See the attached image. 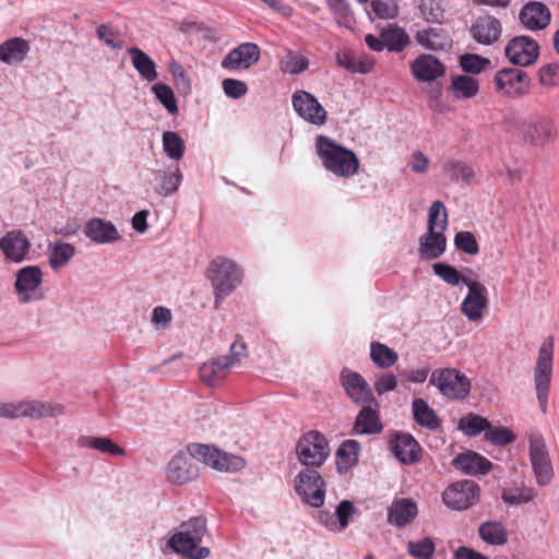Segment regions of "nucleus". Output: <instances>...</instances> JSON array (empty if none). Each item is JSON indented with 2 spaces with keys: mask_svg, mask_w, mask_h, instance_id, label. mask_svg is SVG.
<instances>
[{
  "mask_svg": "<svg viewBox=\"0 0 559 559\" xmlns=\"http://www.w3.org/2000/svg\"><path fill=\"white\" fill-rule=\"evenodd\" d=\"M316 147L328 170L341 177H350L357 173L359 163L350 150L344 148L325 135L317 136Z\"/></svg>",
  "mask_w": 559,
  "mask_h": 559,
  "instance_id": "f257e3e1",
  "label": "nucleus"
},
{
  "mask_svg": "<svg viewBox=\"0 0 559 559\" xmlns=\"http://www.w3.org/2000/svg\"><path fill=\"white\" fill-rule=\"evenodd\" d=\"M242 275V269L230 259L218 257L210 263L207 276L214 289L215 308L240 285Z\"/></svg>",
  "mask_w": 559,
  "mask_h": 559,
  "instance_id": "f03ea898",
  "label": "nucleus"
},
{
  "mask_svg": "<svg viewBox=\"0 0 559 559\" xmlns=\"http://www.w3.org/2000/svg\"><path fill=\"white\" fill-rule=\"evenodd\" d=\"M63 411L64 407L61 404L36 400L0 402V418L5 419L56 417L63 414Z\"/></svg>",
  "mask_w": 559,
  "mask_h": 559,
  "instance_id": "7ed1b4c3",
  "label": "nucleus"
},
{
  "mask_svg": "<svg viewBox=\"0 0 559 559\" xmlns=\"http://www.w3.org/2000/svg\"><path fill=\"white\" fill-rule=\"evenodd\" d=\"M246 356V344L236 340L226 356L213 358L201 365L199 369L201 380L209 386H215L225 380L230 369Z\"/></svg>",
  "mask_w": 559,
  "mask_h": 559,
  "instance_id": "20e7f679",
  "label": "nucleus"
},
{
  "mask_svg": "<svg viewBox=\"0 0 559 559\" xmlns=\"http://www.w3.org/2000/svg\"><path fill=\"white\" fill-rule=\"evenodd\" d=\"M297 460L305 468L318 469L330 455V447L326 438L319 431L304 433L296 444Z\"/></svg>",
  "mask_w": 559,
  "mask_h": 559,
  "instance_id": "39448f33",
  "label": "nucleus"
},
{
  "mask_svg": "<svg viewBox=\"0 0 559 559\" xmlns=\"http://www.w3.org/2000/svg\"><path fill=\"white\" fill-rule=\"evenodd\" d=\"M294 483L295 491L302 502L312 508H320L324 504L325 481L318 469H301Z\"/></svg>",
  "mask_w": 559,
  "mask_h": 559,
  "instance_id": "423d86ee",
  "label": "nucleus"
},
{
  "mask_svg": "<svg viewBox=\"0 0 559 559\" xmlns=\"http://www.w3.org/2000/svg\"><path fill=\"white\" fill-rule=\"evenodd\" d=\"M430 383L436 385L442 395L451 400L465 399L472 386L469 379L455 368L433 371Z\"/></svg>",
  "mask_w": 559,
  "mask_h": 559,
  "instance_id": "0eeeda50",
  "label": "nucleus"
},
{
  "mask_svg": "<svg viewBox=\"0 0 559 559\" xmlns=\"http://www.w3.org/2000/svg\"><path fill=\"white\" fill-rule=\"evenodd\" d=\"M197 461L219 472L235 473L246 465L240 456L228 454L207 444H191L189 447Z\"/></svg>",
  "mask_w": 559,
  "mask_h": 559,
  "instance_id": "6e6552de",
  "label": "nucleus"
},
{
  "mask_svg": "<svg viewBox=\"0 0 559 559\" xmlns=\"http://www.w3.org/2000/svg\"><path fill=\"white\" fill-rule=\"evenodd\" d=\"M554 342L549 338L543 343L538 352V358L535 367V386L537 400L543 413L546 412L549 392V382L552 370Z\"/></svg>",
  "mask_w": 559,
  "mask_h": 559,
  "instance_id": "1a4fd4ad",
  "label": "nucleus"
},
{
  "mask_svg": "<svg viewBox=\"0 0 559 559\" xmlns=\"http://www.w3.org/2000/svg\"><path fill=\"white\" fill-rule=\"evenodd\" d=\"M504 56L513 66L530 67L533 66L539 57V45L534 38L527 35H519L507 43Z\"/></svg>",
  "mask_w": 559,
  "mask_h": 559,
  "instance_id": "9d476101",
  "label": "nucleus"
},
{
  "mask_svg": "<svg viewBox=\"0 0 559 559\" xmlns=\"http://www.w3.org/2000/svg\"><path fill=\"white\" fill-rule=\"evenodd\" d=\"M480 489L473 480H461L449 486L442 493L444 504L455 511L467 510L479 499Z\"/></svg>",
  "mask_w": 559,
  "mask_h": 559,
  "instance_id": "9b49d317",
  "label": "nucleus"
},
{
  "mask_svg": "<svg viewBox=\"0 0 559 559\" xmlns=\"http://www.w3.org/2000/svg\"><path fill=\"white\" fill-rule=\"evenodd\" d=\"M292 105L296 114L305 121L321 127L328 120V112L311 93L298 90L292 96Z\"/></svg>",
  "mask_w": 559,
  "mask_h": 559,
  "instance_id": "f8f14e48",
  "label": "nucleus"
},
{
  "mask_svg": "<svg viewBox=\"0 0 559 559\" xmlns=\"http://www.w3.org/2000/svg\"><path fill=\"white\" fill-rule=\"evenodd\" d=\"M41 283L43 272L39 266L29 265L19 270L14 284L19 300L23 304L40 300L44 297L40 292Z\"/></svg>",
  "mask_w": 559,
  "mask_h": 559,
  "instance_id": "ddd939ff",
  "label": "nucleus"
},
{
  "mask_svg": "<svg viewBox=\"0 0 559 559\" xmlns=\"http://www.w3.org/2000/svg\"><path fill=\"white\" fill-rule=\"evenodd\" d=\"M167 479L171 484L182 485L194 480L199 475V467L192 451H179L169 461L166 468Z\"/></svg>",
  "mask_w": 559,
  "mask_h": 559,
  "instance_id": "4468645a",
  "label": "nucleus"
},
{
  "mask_svg": "<svg viewBox=\"0 0 559 559\" xmlns=\"http://www.w3.org/2000/svg\"><path fill=\"white\" fill-rule=\"evenodd\" d=\"M493 83L497 92L513 98L525 95L530 87V79L526 72L516 68L499 70L495 75Z\"/></svg>",
  "mask_w": 559,
  "mask_h": 559,
  "instance_id": "2eb2a0df",
  "label": "nucleus"
},
{
  "mask_svg": "<svg viewBox=\"0 0 559 559\" xmlns=\"http://www.w3.org/2000/svg\"><path fill=\"white\" fill-rule=\"evenodd\" d=\"M463 283L467 286L468 292L461 304V312L469 321H478L488 306L487 289L481 283L471 277H464Z\"/></svg>",
  "mask_w": 559,
  "mask_h": 559,
  "instance_id": "dca6fc26",
  "label": "nucleus"
},
{
  "mask_svg": "<svg viewBox=\"0 0 559 559\" xmlns=\"http://www.w3.org/2000/svg\"><path fill=\"white\" fill-rule=\"evenodd\" d=\"M530 460L539 486L548 485L554 476L552 466L545 442L540 436L530 437Z\"/></svg>",
  "mask_w": 559,
  "mask_h": 559,
  "instance_id": "f3484780",
  "label": "nucleus"
},
{
  "mask_svg": "<svg viewBox=\"0 0 559 559\" xmlns=\"http://www.w3.org/2000/svg\"><path fill=\"white\" fill-rule=\"evenodd\" d=\"M519 134L525 142L543 145L554 139L552 121L546 117L527 118L520 122Z\"/></svg>",
  "mask_w": 559,
  "mask_h": 559,
  "instance_id": "a211bd4d",
  "label": "nucleus"
},
{
  "mask_svg": "<svg viewBox=\"0 0 559 559\" xmlns=\"http://www.w3.org/2000/svg\"><path fill=\"white\" fill-rule=\"evenodd\" d=\"M469 34L476 43L491 46L499 41L502 35V23L493 15H481L471 25Z\"/></svg>",
  "mask_w": 559,
  "mask_h": 559,
  "instance_id": "6ab92c4d",
  "label": "nucleus"
},
{
  "mask_svg": "<svg viewBox=\"0 0 559 559\" xmlns=\"http://www.w3.org/2000/svg\"><path fill=\"white\" fill-rule=\"evenodd\" d=\"M519 21L528 31L545 29L551 21V14L547 5L539 1L525 3L519 12Z\"/></svg>",
  "mask_w": 559,
  "mask_h": 559,
  "instance_id": "aec40b11",
  "label": "nucleus"
},
{
  "mask_svg": "<svg viewBox=\"0 0 559 559\" xmlns=\"http://www.w3.org/2000/svg\"><path fill=\"white\" fill-rule=\"evenodd\" d=\"M341 378L342 384L353 402L359 405L374 403V406H378L370 386L359 373L350 370H343Z\"/></svg>",
  "mask_w": 559,
  "mask_h": 559,
  "instance_id": "412c9836",
  "label": "nucleus"
},
{
  "mask_svg": "<svg viewBox=\"0 0 559 559\" xmlns=\"http://www.w3.org/2000/svg\"><path fill=\"white\" fill-rule=\"evenodd\" d=\"M260 59V48L257 44L245 43L230 50L222 61L227 70L248 69Z\"/></svg>",
  "mask_w": 559,
  "mask_h": 559,
  "instance_id": "4be33fe9",
  "label": "nucleus"
},
{
  "mask_svg": "<svg viewBox=\"0 0 559 559\" xmlns=\"http://www.w3.org/2000/svg\"><path fill=\"white\" fill-rule=\"evenodd\" d=\"M83 234L91 241L98 245L114 243L120 238L115 224L99 217L88 219L84 225Z\"/></svg>",
  "mask_w": 559,
  "mask_h": 559,
  "instance_id": "5701e85b",
  "label": "nucleus"
},
{
  "mask_svg": "<svg viewBox=\"0 0 559 559\" xmlns=\"http://www.w3.org/2000/svg\"><path fill=\"white\" fill-rule=\"evenodd\" d=\"M414 78L419 82H431L445 73V67L441 61L428 53L418 56L411 64Z\"/></svg>",
  "mask_w": 559,
  "mask_h": 559,
  "instance_id": "b1692460",
  "label": "nucleus"
},
{
  "mask_svg": "<svg viewBox=\"0 0 559 559\" xmlns=\"http://www.w3.org/2000/svg\"><path fill=\"white\" fill-rule=\"evenodd\" d=\"M391 449L395 457L405 465H412L420 460L421 448L409 433H397L391 440Z\"/></svg>",
  "mask_w": 559,
  "mask_h": 559,
  "instance_id": "393cba45",
  "label": "nucleus"
},
{
  "mask_svg": "<svg viewBox=\"0 0 559 559\" xmlns=\"http://www.w3.org/2000/svg\"><path fill=\"white\" fill-rule=\"evenodd\" d=\"M418 514L417 503L411 498L395 499L388 508V523L395 527L411 524Z\"/></svg>",
  "mask_w": 559,
  "mask_h": 559,
  "instance_id": "a878e982",
  "label": "nucleus"
},
{
  "mask_svg": "<svg viewBox=\"0 0 559 559\" xmlns=\"http://www.w3.org/2000/svg\"><path fill=\"white\" fill-rule=\"evenodd\" d=\"M31 242L21 230H12L7 233L0 239V249L7 259L20 263L29 251Z\"/></svg>",
  "mask_w": 559,
  "mask_h": 559,
  "instance_id": "bb28decb",
  "label": "nucleus"
},
{
  "mask_svg": "<svg viewBox=\"0 0 559 559\" xmlns=\"http://www.w3.org/2000/svg\"><path fill=\"white\" fill-rule=\"evenodd\" d=\"M377 407L374 403H367L362 406L354 423V435H376L382 431L383 426Z\"/></svg>",
  "mask_w": 559,
  "mask_h": 559,
  "instance_id": "cd10ccee",
  "label": "nucleus"
},
{
  "mask_svg": "<svg viewBox=\"0 0 559 559\" xmlns=\"http://www.w3.org/2000/svg\"><path fill=\"white\" fill-rule=\"evenodd\" d=\"M447 248L444 230H428L419 237L418 253L423 260H435L440 258Z\"/></svg>",
  "mask_w": 559,
  "mask_h": 559,
  "instance_id": "c85d7f7f",
  "label": "nucleus"
},
{
  "mask_svg": "<svg viewBox=\"0 0 559 559\" xmlns=\"http://www.w3.org/2000/svg\"><path fill=\"white\" fill-rule=\"evenodd\" d=\"M452 465L468 475H486L492 467L490 461L475 452L459 454L453 459Z\"/></svg>",
  "mask_w": 559,
  "mask_h": 559,
  "instance_id": "c756f323",
  "label": "nucleus"
},
{
  "mask_svg": "<svg viewBox=\"0 0 559 559\" xmlns=\"http://www.w3.org/2000/svg\"><path fill=\"white\" fill-rule=\"evenodd\" d=\"M167 546L178 555L189 559H205L210 556L207 547H198L195 543L186 536V533H175L167 542Z\"/></svg>",
  "mask_w": 559,
  "mask_h": 559,
  "instance_id": "7c9ffc66",
  "label": "nucleus"
},
{
  "mask_svg": "<svg viewBox=\"0 0 559 559\" xmlns=\"http://www.w3.org/2000/svg\"><path fill=\"white\" fill-rule=\"evenodd\" d=\"M76 249L72 243L61 240L49 242L47 246V257L49 266L58 271L71 261L75 255Z\"/></svg>",
  "mask_w": 559,
  "mask_h": 559,
  "instance_id": "2f4dec72",
  "label": "nucleus"
},
{
  "mask_svg": "<svg viewBox=\"0 0 559 559\" xmlns=\"http://www.w3.org/2000/svg\"><path fill=\"white\" fill-rule=\"evenodd\" d=\"M156 176L159 183L155 188V192L164 198L176 193L182 181V173L177 165H171L165 170L157 171Z\"/></svg>",
  "mask_w": 559,
  "mask_h": 559,
  "instance_id": "473e14b6",
  "label": "nucleus"
},
{
  "mask_svg": "<svg viewBox=\"0 0 559 559\" xmlns=\"http://www.w3.org/2000/svg\"><path fill=\"white\" fill-rule=\"evenodd\" d=\"M415 39L420 46L429 50H443L451 46L448 34L436 27L417 31Z\"/></svg>",
  "mask_w": 559,
  "mask_h": 559,
  "instance_id": "72a5a7b5",
  "label": "nucleus"
},
{
  "mask_svg": "<svg viewBox=\"0 0 559 559\" xmlns=\"http://www.w3.org/2000/svg\"><path fill=\"white\" fill-rule=\"evenodd\" d=\"M76 444L79 448L93 449L112 456L124 455V449L107 437L80 436L76 440Z\"/></svg>",
  "mask_w": 559,
  "mask_h": 559,
  "instance_id": "f704fd0d",
  "label": "nucleus"
},
{
  "mask_svg": "<svg viewBox=\"0 0 559 559\" xmlns=\"http://www.w3.org/2000/svg\"><path fill=\"white\" fill-rule=\"evenodd\" d=\"M412 413L414 420L421 427L429 430H437L441 426V419L438 417L435 409L420 397L413 400Z\"/></svg>",
  "mask_w": 559,
  "mask_h": 559,
  "instance_id": "c9c22d12",
  "label": "nucleus"
},
{
  "mask_svg": "<svg viewBox=\"0 0 559 559\" xmlns=\"http://www.w3.org/2000/svg\"><path fill=\"white\" fill-rule=\"evenodd\" d=\"M28 51V43L15 37L0 45V60L8 64L19 63L25 59Z\"/></svg>",
  "mask_w": 559,
  "mask_h": 559,
  "instance_id": "e433bc0d",
  "label": "nucleus"
},
{
  "mask_svg": "<svg viewBox=\"0 0 559 559\" xmlns=\"http://www.w3.org/2000/svg\"><path fill=\"white\" fill-rule=\"evenodd\" d=\"M442 170L452 182L456 183L471 185L475 176L472 166L460 159H448L443 163Z\"/></svg>",
  "mask_w": 559,
  "mask_h": 559,
  "instance_id": "4c0bfd02",
  "label": "nucleus"
},
{
  "mask_svg": "<svg viewBox=\"0 0 559 559\" xmlns=\"http://www.w3.org/2000/svg\"><path fill=\"white\" fill-rule=\"evenodd\" d=\"M128 53L131 57L133 67L143 79L152 82L158 78L156 64L146 52L138 47H132L128 50Z\"/></svg>",
  "mask_w": 559,
  "mask_h": 559,
  "instance_id": "58836bf2",
  "label": "nucleus"
},
{
  "mask_svg": "<svg viewBox=\"0 0 559 559\" xmlns=\"http://www.w3.org/2000/svg\"><path fill=\"white\" fill-rule=\"evenodd\" d=\"M479 537L489 545L501 546L508 540V533L504 526L497 521H486L478 527Z\"/></svg>",
  "mask_w": 559,
  "mask_h": 559,
  "instance_id": "ea45409f",
  "label": "nucleus"
},
{
  "mask_svg": "<svg viewBox=\"0 0 559 559\" xmlns=\"http://www.w3.org/2000/svg\"><path fill=\"white\" fill-rule=\"evenodd\" d=\"M163 151L166 156L175 162H179L186 151V144L181 135L175 131H165L162 135Z\"/></svg>",
  "mask_w": 559,
  "mask_h": 559,
  "instance_id": "a19ab883",
  "label": "nucleus"
},
{
  "mask_svg": "<svg viewBox=\"0 0 559 559\" xmlns=\"http://www.w3.org/2000/svg\"><path fill=\"white\" fill-rule=\"evenodd\" d=\"M450 88L454 97L469 99L478 93L479 84L476 79L461 74L452 78Z\"/></svg>",
  "mask_w": 559,
  "mask_h": 559,
  "instance_id": "79ce46f5",
  "label": "nucleus"
},
{
  "mask_svg": "<svg viewBox=\"0 0 559 559\" xmlns=\"http://www.w3.org/2000/svg\"><path fill=\"white\" fill-rule=\"evenodd\" d=\"M382 38L389 51H402L409 44V36L395 24H391L382 31Z\"/></svg>",
  "mask_w": 559,
  "mask_h": 559,
  "instance_id": "37998d69",
  "label": "nucleus"
},
{
  "mask_svg": "<svg viewBox=\"0 0 559 559\" xmlns=\"http://www.w3.org/2000/svg\"><path fill=\"white\" fill-rule=\"evenodd\" d=\"M370 358L378 367L389 368L396 362L399 356L396 352L386 345L372 342L370 346Z\"/></svg>",
  "mask_w": 559,
  "mask_h": 559,
  "instance_id": "c03bdc74",
  "label": "nucleus"
},
{
  "mask_svg": "<svg viewBox=\"0 0 559 559\" xmlns=\"http://www.w3.org/2000/svg\"><path fill=\"white\" fill-rule=\"evenodd\" d=\"M448 226V213L441 201H435L429 207L428 230H445Z\"/></svg>",
  "mask_w": 559,
  "mask_h": 559,
  "instance_id": "a18cd8bd",
  "label": "nucleus"
},
{
  "mask_svg": "<svg viewBox=\"0 0 559 559\" xmlns=\"http://www.w3.org/2000/svg\"><path fill=\"white\" fill-rule=\"evenodd\" d=\"M360 451V444L358 441L349 439L344 441L337 449L336 455L341 460L338 468L344 464L345 468L354 465L358 461V454Z\"/></svg>",
  "mask_w": 559,
  "mask_h": 559,
  "instance_id": "49530a36",
  "label": "nucleus"
},
{
  "mask_svg": "<svg viewBox=\"0 0 559 559\" xmlns=\"http://www.w3.org/2000/svg\"><path fill=\"white\" fill-rule=\"evenodd\" d=\"M459 428L469 437L477 436L481 431L486 432V429L489 428V420L475 414H469L463 418H461L459 423Z\"/></svg>",
  "mask_w": 559,
  "mask_h": 559,
  "instance_id": "de8ad7c7",
  "label": "nucleus"
},
{
  "mask_svg": "<svg viewBox=\"0 0 559 559\" xmlns=\"http://www.w3.org/2000/svg\"><path fill=\"white\" fill-rule=\"evenodd\" d=\"M152 91L156 98L165 107L170 115L178 114V105L174 91L164 83H156L152 86Z\"/></svg>",
  "mask_w": 559,
  "mask_h": 559,
  "instance_id": "09e8293b",
  "label": "nucleus"
},
{
  "mask_svg": "<svg viewBox=\"0 0 559 559\" xmlns=\"http://www.w3.org/2000/svg\"><path fill=\"white\" fill-rule=\"evenodd\" d=\"M338 63L350 72L368 73L373 63L367 58H356L348 52L337 55Z\"/></svg>",
  "mask_w": 559,
  "mask_h": 559,
  "instance_id": "8fccbe9b",
  "label": "nucleus"
},
{
  "mask_svg": "<svg viewBox=\"0 0 559 559\" xmlns=\"http://www.w3.org/2000/svg\"><path fill=\"white\" fill-rule=\"evenodd\" d=\"M179 533H186V536L192 539L197 545L200 544L206 533V522L203 518H193L180 525Z\"/></svg>",
  "mask_w": 559,
  "mask_h": 559,
  "instance_id": "3c124183",
  "label": "nucleus"
},
{
  "mask_svg": "<svg viewBox=\"0 0 559 559\" xmlns=\"http://www.w3.org/2000/svg\"><path fill=\"white\" fill-rule=\"evenodd\" d=\"M435 550L436 547L430 537H425L416 542L411 540L407 543L408 554L417 559H431Z\"/></svg>",
  "mask_w": 559,
  "mask_h": 559,
  "instance_id": "603ef678",
  "label": "nucleus"
},
{
  "mask_svg": "<svg viewBox=\"0 0 559 559\" xmlns=\"http://www.w3.org/2000/svg\"><path fill=\"white\" fill-rule=\"evenodd\" d=\"M308 60L301 55L288 51L281 60V69L289 74L296 75L304 72L308 68Z\"/></svg>",
  "mask_w": 559,
  "mask_h": 559,
  "instance_id": "864d4df0",
  "label": "nucleus"
},
{
  "mask_svg": "<svg viewBox=\"0 0 559 559\" xmlns=\"http://www.w3.org/2000/svg\"><path fill=\"white\" fill-rule=\"evenodd\" d=\"M490 64L488 58L474 53H465L460 58V66L466 73L478 74Z\"/></svg>",
  "mask_w": 559,
  "mask_h": 559,
  "instance_id": "5fc2aeb1",
  "label": "nucleus"
},
{
  "mask_svg": "<svg viewBox=\"0 0 559 559\" xmlns=\"http://www.w3.org/2000/svg\"><path fill=\"white\" fill-rule=\"evenodd\" d=\"M432 270L437 276L451 286H456L461 282L463 283V278L465 277L462 276L454 266L441 262L435 263Z\"/></svg>",
  "mask_w": 559,
  "mask_h": 559,
  "instance_id": "6e6d98bb",
  "label": "nucleus"
},
{
  "mask_svg": "<svg viewBox=\"0 0 559 559\" xmlns=\"http://www.w3.org/2000/svg\"><path fill=\"white\" fill-rule=\"evenodd\" d=\"M534 497L535 493L531 488L504 489L501 495L502 500L509 504L527 503L533 500Z\"/></svg>",
  "mask_w": 559,
  "mask_h": 559,
  "instance_id": "4d7b16f0",
  "label": "nucleus"
},
{
  "mask_svg": "<svg viewBox=\"0 0 559 559\" xmlns=\"http://www.w3.org/2000/svg\"><path fill=\"white\" fill-rule=\"evenodd\" d=\"M372 12L382 20L394 19L399 13L395 0H371Z\"/></svg>",
  "mask_w": 559,
  "mask_h": 559,
  "instance_id": "13d9d810",
  "label": "nucleus"
},
{
  "mask_svg": "<svg viewBox=\"0 0 559 559\" xmlns=\"http://www.w3.org/2000/svg\"><path fill=\"white\" fill-rule=\"evenodd\" d=\"M485 438L495 445H506L511 443L515 439V436L511 430L504 427H491L489 424V428H487L485 432Z\"/></svg>",
  "mask_w": 559,
  "mask_h": 559,
  "instance_id": "bf43d9fd",
  "label": "nucleus"
},
{
  "mask_svg": "<svg viewBox=\"0 0 559 559\" xmlns=\"http://www.w3.org/2000/svg\"><path fill=\"white\" fill-rule=\"evenodd\" d=\"M455 247L467 253V254H477L479 251V247L475 236L469 231H459L454 237Z\"/></svg>",
  "mask_w": 559,
  "mask_h": 559,
  "instance_id": "052dcab7",
  "label": "nucleus"
},
{
  "mask_svg": "<svg viewBox=\"0 0 559 559\" xmlns=\"http://www.w3.org/2000/svg\"><path fill=\"white\" fill-rule=\"evenodd\" d=\"M419 10L427 22H440L443 16V10L438 0H421Z\"/></svg>",
  "mask_w": 559,
  "mask_h": 559,
  "instance_id": "680f3d73",
  "label": "nucleus"
},
{
  "mask_svg": "<svg viewBox=\"0 0 559 559\" xmlns=\"http://www.w3.org/2000/svg\"><path fill=\"white\" fill-rule=\"evenodd\" d=\"M169 71L173 75V79H174V82H175L177 88L181 93L188 94L191 91V84H190V80L188 79V76L186 74L183 67L177 61H171L169 64Z\"/></svg>",
  "mask_w": 559,
  "mask_h": 559,
  "instance_id": "e2e57ef3",
  "label": "nucleus"
},
{
  "mask_svg": "<svg viewBox=\"0 0 559 559\" xmlns=\"http://www.w3.org/2000/svg\"><path fill=\"white\" fill-rule=\"evenodd\" d=\"M356 513L354 503L349 500H342L335 509V515L338 523V530L344 531L349 523L352 515Z\"/></svg>",
  "mask_w": 559,
  "mask_h": 559,
  "instance_id": "0e129e2a",
  "label": "nucleus"
},
{
  "mask_svg": "<svg viewBox=\"0 0 559 559\" xmlns=\"http://www.w3.org/2000/svg\"><path fill=\"white\" fill-rule=\"evenodd\" d=\"M222 87L226 96L238 99L245 96L248 92L247 84L243 81L236 79H225L222 82Z\"/></svg>",
  "mask_w": 559,
  "mask_h": 559,
  "instance_id": "69168bd1",
  "label": "nucleus"
},
{
  "mask_svg": "<svg viewBox=\"0 0 559 559\" xmlns=\"http://www.w3.org/2000/svg\"><path fill=\"white\" fill-rule=\"evenodd\" d=\"M97 36L100 40H103L108 47L114 49H121L123 46V40L118 36V33L108 27L105 24H102L96 29Z\"/></svg>",
  "mask_w": 559,
  "mask_h": 559,
  "instance_id": "338daca9",
  "label": "nucleus"
},
{
  "mask_svg": "<svg viewBox=\"0 0 559 559\" xmlns=\"http://www.w3.org/2000/svg\"><path fill=\"white\" fill-rule=\"evenodd\" d=\"M539 82L543 85L552 86L559 83V64L548 63L539 69Z\"/></svg>",
  "mask_w": 559,
  "mask_h": 559,
  "instance_id": "774afa93",
  "label": "nucleus"
}]
</instances>
